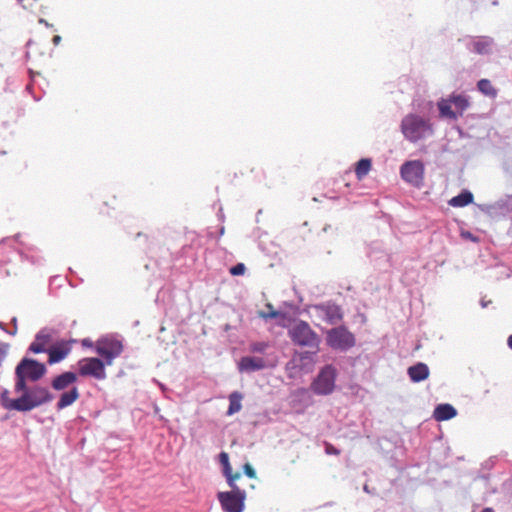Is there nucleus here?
I'll return each mask as SVG.
<instances>
[{"label": "nucleus", "instance_id": "nucleus-31", "mask_svg": "<svg viewBox=\"0 0 512 512\" xmlns=\"http://www.w3.org/2000/svg\"><path fill=\"white\" fill-rule=\"evenodd\" d=\"M243 472L249 478H252V479L256 478V470L249 463H245L243 465Z\"/></svg>", "mask_w": 512, "mask_h": 512}, {"label": "nucleus", "instance_id": "nucleus-26", "mask_svg": "<svg viewBox=\"0 0 512 512\" xmlns=\"http://www.w3.org/2000/svg\"><path fill=\"white\" fill-rule=\"evenodd\" d=\"M270 347L269 343L268 342H265V341H256V342H252L250 345H249V350L250 352L252 353H256V354H265L267 349Z\"/></svg>", "mask_w": 512, "mask_h": 512}, {"label": "nucleus", "instance_id": "nucleus-14", "mask_svg": "<svg viewBox=\"0 0 512 512\" xmlns=\"http://www.w3.org/2000/svg\"><path fill=\"white\" fill-rule=\"evenodd\" d=\"M71 352L70 343L65 340L57 341L47 348L48 363L50 365L60 363Z\"/></svg>", "mask_w": 512, "mask_h": 512}, {"label": "nucleus", "instance_id": "nucleus-47", "mask_svg": "<svg viewBox=\"0 0 512 512\" xmlns=\"http://www.w3.org/2000/svg\"><path fill=\"white\" fill-rule=\"evenodd\" d=\"M159 386L161 387V389L164 390V385L163 384L159 383Z\"/></svg>", "mask_w": 512, "mask_h": 512}, {"label": "nucleus", "instance_id": "nucleus-36", "mask_svg": "<svg viewBox=\"0 0 512 512\" xmlns=\"http://www.w3.org/2000/svg\"><path fill=\"white\" fill-rule=\"evenodd\" d=\"M62 38L61 36L59 35H55L53 38H52V42L55 46L59 45L60 42H61Z\"/></svg>", "mask_w": 512, "mask_h": 512}, {"label": "nucleus", "instance_id": "nucleus-29", "mask_svg": "<svg viewBox=\"0 0 512 512\" xmlns=\"http://www.w3.org/2000/svg\"><path fill=\"white\" fill-rule=\"evenodd\" d=\"M226 478L227 484L230 487V491L232 493H239V492H246L245 490L241 489L237 484L236 481L233 478V473L230 472L229 474H223Z\"/></svg>", "mask_w": 512, "mask_h": 512}, {"label": "nucleus", "instance_id": "nucleus-7", "mask_svg": "<svg viewBox=\"0 0 512 512\" xmlns=\"http://www.w3.org/2000/svg\"><path fill=\"white\" fill-rule=\"evenodd\" d=\"M123 351L122 341L113 336H105L95 343V352L104 359L107 365H111Z\"/></svg>", "mask_w": 512, "mask_h": 512}, {"label": "nucleus", "instance_id": "nucleus-38", "mask_svg": "<svg viewBox=\"0 0 512 512\" xmlns=\"http://www.w3.org/2000/svg\"><path fill=\"white\" fill-rule=\"evenodd\" d=\"M38 22H39L40 24H43L44 26H46V27H48V28L53 27V25H52V24H50L49 22H47V21H46L45 19H43V18H40V19L38 20Z\"/></svg>", "mask_w": 512, "mask_h": 512}, {"label": "nucleus", "instance_id": "nucleus-25", "mask_svg": "<svg viewBox=\"0 0 512 512\" xmlns=\"http://www.w3.org/2000/svg\"><path fill=\"white\" fill-rule=\"evenodd\" d=\"M266 307L269 309V312H264V311L259 312V317H261L264 320L276 319L279 317L283 318L285 316V314L283 312L274 310L273 305L270 303H267Z\"/></svg>", "mask_w": 512, "mask_h": 512}, {"label": "nucleus", "instance_id": "nucleus-39", "mask_svg": "<svg viewBox=\"0 0 512 512\" xmlns=\"http://www.w3.org/2000/svg\"><path fill=\"white\" fill-rule=\"evenodd\" d=\"M507 345L512 350V334L507 339Z\"/></svg>", "mask_w": 512, "mask_h": 512}, {"label": "nucleus", "instance_id": "nucleus-16", "mask_svg": "<svg viewBox=\"0 0 512 512\" xmlns=\"http://www.w3.org/2000/svg\"><path fill=\"white\" fill-rule=\"evenodd\" d=\"M78 377L75 372L65 371L55 376L51 381V387L55 391H65L70 389L77 382Z\"/></svg>", "mask_w": 512, "mask_h": 512}, {"label": "nucleus", "instance_id": "nucleus-43", "mask_svg": "<svg viewBox=\"0 0 512 512\" xmlns=\"http://www.w3.org/2000/svg\"><path fill=\"white\" fill-rule=\"evenodd\" d=\"M0 329L4 330L5 332L7 331L3 322H0Z\"/></svg>", "mask_w": 512, "mask_h": 512}, {"label": "nucleus", "instance_id": "nucleus-20", "mask_svg": "<svg viewBox=\"0 0 512 512\" xmlns=\"http://www.w3.org/2000/svg\"><path fill=\"white\" fill-rule=\"evenodd\" d=\"M229 399V407L226 412L227 416H232L235 413H238L242 409V399L243 394L239 391H233L228 396Z\"/></svg>", "mask_w": 512, "mask_h": 512}, {"label": "nucleus", "instance_id": "nucleus-46", "mask_svg": "<svg viewBox=\"0 0 512 512\" xmlns=\"http://www.w3.org/2000/svg\"><path fill=\"white\" fill-rule=\"evenodd\" d=\"M83 345H89L88 340H84V341H83Z\"/></svg>", "mask_w": 512, "mask_h": 512}, {"label": "nucleus", "instance_id": "nucleus-32", "mask_svg": "<svg viewBox=\"0 0 512 512\" xmlns=\"http://www.w3.org/2000/svg\"><path fill=\"white\" fill-rule=\"evenodd\" d=\"M9 350V344L5 342H0V365L5 360Z\"/></svg>", "mask_w": 512, "mask_h": 512}, {"label": "nucleus", "instance_id": "nucleus-4", "mask_svg": "<svg viewBox=\"0 0 512 512\" xmlns=\"http://www.w3.org/2000/svg\"><path fill=\"white\" fill-rule=\"evenodd\" d=\"M338 375L336 367L332 364L324 365L313 379L310 388L319 396H327L334 392Z\"/></svg>", "mask_w": 512, "mask_h": 512}, {"label": "nucleus", "instance_id": "nucleus-6", "mask_svg": "<svg viewBox=\"0 0 512 512\" xmlns=\"http://www.w3.org/2000/svg\"><path fill=\"white\" fill-rule=\"evenodd\" d=\"M288 334L292 342L296 345L308 348L318 349L319 336L311 329L310 325L303 321H297L289 330Z\"/></svg>", "mask_w": 512, "mask_h": 512}, {"label": "nucleus", "instance_id": "nucleus-21", "mask_svg": "<svg viewBox=\"0 0 512 512\" xmlns=\"http://www.w3.org/2000/svg\"><path fill=\"white\" fill-rule=\"evenodd\" d=\"M473 194L469 190H463L458 195L451 198L449 204L453 207H465L473 203Z\"/></svg>", "mask_w": 512, "mask_h": 512}, {"label": "nucleus", "instance_id": "nucleus-15", "mask_svg": "<svg viewBox=\"0 0 512 512\" xmlns=\"http://www.w3.org/2000/svg\"><path fill=\"white\" fill-rule=\"evenodd\" d=\"M267 368V363L262 357L243 356L237 363L240 373H253Z\"/></svg>", "mask_w": 512, "mask_h": 512}, {"label": "nucleus", "instance_id": "nucleus-3", "mask_svg": "<svg viewBox=\"0 0 512 512\" xmlns=\"http://www.w3.org/2000/svg\"><path fill=\"white\" fill-rule=\"evenodd\" d=\"M437 107L441 118L455 121L461 117L469 107V100L468 97L462 93H452L448 98L440 99L437 102Z\"/></svg>", "mask_w": 512, "mask_h": 512}, {"label": "nucleus", "instance_id": "nucleus-27", "mask_svg": "<svg viewBox=\"0 0 512 512\" xmlns=\"http://www.w3.org/2000/svg\"><path fill=\"white\" fill-rule=\"evenodd\" d=\"M48 347H45L41 342L36 340V337L34 338V341L30 343V345L27 348V353H33V354H40V353H46Z\"/></svg>", "mask_w": 512, "mask_h": 512}, {"label": "nucleus", "instance_id": "nucleus-34", "mask_svg": "<svg viewBox=\"0 0 512 512\" xmlns=\"http://www.w3.org/2000/svg\"><path fill=\"white\" fill-rule=\"evenodd\" d=\"M326 453L327 454H334V455H338L339 454V450L337 448H335L334 446L328 444L326 445Z\"/></svg>", "mask_w": 512, "mask_h": 512}, {"label": "nucleus", "instance_id": "nucleus-44", "mask_svg": "<svg viewBox=\"0 0 512 512\" xmlns=\"http://www.w3.org/2000/svg\"><path fill=\"white\" fill-rule=\"evenodd\" d=\"M363 489H364V491H365V492H367V493H369V492H370V490H369V488H368V485H364V488H363Z\"/></svg>", "mask_w": 512, "mask_h": 512}, {"label": "nucleus", "instance_id": "nucleus-33", "mask_svg": "<svg viewBox=\"0 0 512 512\" xmlns=\"http://www.w3.org/2000/svg\"><path fill=\"white\" fill-rule=\"evenodd\" d=\"M11 323L13 324V329H12V330H10V331H6V333H8L9 335L14 336V335H16V333H17V318H16V317H13V318L11 319Z\"/></svg>", "mask_w": 512, "mask_h": 512}, {"label": "nucleus", "instance_id": "nucleus-45", "mask_svg": "<svg viewBox=\"0 0 512 512\" xmlns=\"http://www.w3.org/2000/svg\"><path fill=\"white\" fill-rule=\"evenodd\" d=\"M219 233H220V235H223V234H224V227H221V228H220Z\"/></svg>", "mask_w": 512, "mask_h": 512}, {"label": "nucleus", "instance_id": "nucleus-9", "mask_svg": "<svg viewBox=\"0 0 512 512\" xmlns=\"http://www.w3.org/2000/svg\"><path fill=\"white\" fill-rule=\"evenodd\" d=\"M477 208L491 218H512V195H504L493 203L476 204Z\"/></svg>", "mask_w": 512, "mask_h": 512}, {"label": "nucleus", "instance_id": "nucleus-8", "mask_svg": "<svg viewBox=\"0 0 512 512\" xmlns=\"http://www.w3.org/2000/svg\"><path fill=\"white\" fill-rule=\"evenodd\" d=\"M310 310L313 317L330 325H335L343 319L341 307L331 301L312 305Z\"/></svg>", "mask_w": 512, "mask_h": 512}, {"label": "nucleus", "instance_id": "nucleus-41", "mask_svg": "<svg viewBox=\"0 0 512 512\" xmlns=\"http://www.w3.org/2000/svg\"><path fill=\"white\" fill-rule=\"evenodd\" d=\"M240 477H241V474H240V473H235V474H233V478H234V480H235V481H236V480H238V479H240Z\"/></svg>", "mask_w": 512, "mask_h": 512}, {"label": "nucleus", "instance_id": "nucleus-28", "mask_svg": "<svg viewBox=\"0 0 512 512\" xmlns=\"http://www.w3.org/2000/svg\"><path fill=\"white\" fill-rule=\"evenodd\" d=\"M218 457L219 462L222 465L223 474H229L232 472V467L229 462V455L226 452H221Z\"/></svg>", "mask_w": 512, "mask_h": 512}, {"label": "nucleus", "instance_id": "nucleus-22", "mask_svg": "<svg viewBox=\"0 0 512 512\" xmlns=\"http://www.w3.org/2000/svg\"><path fill=\"white\" fill-rule=\"evenodd\" d=\"M57 331L51 327H43L36 334V340L41 342L45 347H49V345L53 342L54 337Z\"/></svg>", "mask_w": 512, "mask_h": 512}, {"label": "nucleus", "instance_id": "nucleus-11", "mask_svg": "<svg viewBox=\"0 0 512 512\" xmlns=\"http://www.w3.org/2000/svg\"><path fill=\"white\" fill-rule=\"evenodd\" d=\"M246 496V492H218L217 499L224 512H243Z\"/></svg>", "mask_w": 512, "mask_h": 512}, {"label": "nucleus", "instance_id": "nucleus-42", "mask_svg": "<svg viewBox=\"0 0 512 512\" xmlns=\"http://www.w3.org/2000/svg\"><path fill=\"white\" fill-rule=\"evenodd\" d=\"M25 257H26V259H27L28 261H30L31 263H36V261L34 260V258H33V257H28V256H25Z\"/></svg>", "mask_w": 512, "mask_h": 512}, {"label": "nucleus", "instance_id": "nucleus-13", "mask_svg": "<svg viewBox=\"0 0 512 512\" xmlns=\"http://www.w3.org/2000/svg\"><path fill=\"white\" fill-rule=\"evenodd\" d=\"M462 41L468 51L478 55L490 54L494 45L493 38L489 36H468Z\"/></svg>", "mask_w": 512, "mask_h": 512}, {"label": "nucleus", "instance_id": "nucleus-23", "mask_svg": "<svg viewBox=\"0 0 512 512\" xmlns=\"http://www.w3.org/2000/svg\"><path fill=\"white\" fill-rule=\"evenodd\" d=\"M477 89L485 96L494 98L497 95V90L493 87L491 81L488 79H480L477 82Z\"/></svg>", "mask_w": 512, "mask_h": 512}, {"label": "nucleus", "instance_id": "nucleus-19", "mask_svg": "<svg viewBox=\"0 0 512 512\" xmlns=\"http://www.w3.org/2000/svg\"><path fill=\"white\" fill-rule=\"evenodd\" d=\"M457 415V410L448 403L438 404L433 412V417L437 421H447Z\"/></svg>", "mask_w": 512, "mask_h": 512}, {"label": "nucleus", "instance_id": "nucleus-5", "mask_svg": "<svg viewBox=\"0 0 512 512\" xmlns=\"http://www.w3.org/2000/svg\"><path fill=\"white\" fill-rule=\"evenodd\" d=\"M325 340L327 346L338 352H347L356 344L354 334L344 325L327 330Z\"/></svg>", "mask_w": 512, "mask_h": 512}, {"label": "nucleus", "instance_id": "nucleus-30", "mask_svg": "<svg viewBox=\"0 0 512 512\" xmlns=\"http://www.w3.org/2000/svg\"><path fill=\"white\" fill-rule=\"evenodd\" d=\"M245 270H246V267L243 263H237L236 265H234L230 268V273L233 276H239V275H243Z\"/></svg>", "mask_w": 512, "mask_h": 512}, {"label": "nucleus", "instance_id": "nucleus-12", "mask_svg": "<svg viewBox=\"0 0 512 512\" xmlns=\"http://www.w3.org/2000/svg\"><path fill=\"white\" fill-rule=\"evenodd\" d=\"M400 174L404 181L419 187L424 179V165L419 160L407 161L402 164Z\"/></svg>", "mask_w": 512, "mask_h": 512}, {"label": "nucleus", "instance_id": "nucleus-24", "mask_svg": "<svg viewBox=\"0 0 512 512\" xmlns=\"http://www.w3.org/2000/svg\"><path fill=\"white\" fill-rule=\"evenodd\" d=\"M370 168L371 160L368 158H362L356 164L355 173L357 177L361 179L362 177L368 174Z\"/></svg>", "mask_w": 512, "mask_h": 512}, {"label": "nucleus", "instance_id": "nucleus-17", "mask_svg": "<svg viewBox=\"0 0 512 512\" xmlns=\"http://www.w3.org/2000/svg\"><path fill=\"white\" fill-rule=\"evenodd\" d=\"M80 397L79 389L77 386H72L70 389L62 391L56 403L58 411L71 406Z\"/></svg>", "mask_w": 512, "mask_h": 512}, {"label": "nucleus", "instance_id": "nucleus-10", "mask_svg": "<svg viewBox=\"0 0 512 512\" xmlns=\"http://www.w3.org/2000/svg\"><path fill=\"white\" fill-rule=\"evenodd\" d=\"M105 365L107 364L97 357L83 358L78 361L79 375L104 380L106 378Z\"/></svg>", "mask_w": 512, "mask_h": 512}, {"label": "nucleus", "instance_id": "nucleus-40", "mask_svg": "<svg viewBox=\"0 0 512 512\" xmlns=\"http://www.w3.org/2000/svg\"><path fill=\"white\" fill-rule=\"evenodd\" d=\"M481 512H495V511L490 507H486Z\"/></svg>", "mask_w": 512, "mask_h": 512}, {"label": "nucleus", "instance_id": "nucleus-35", "mask_svg": "<svg viewBox=\"0 0 512 512\" xmlns=\"http://www.w3.org/2000/svg\"><path fill=\"white\" fill-rule=\"evenodd\" d=\"M462 236H463L464 238H466V239H469V240L473 241V242H477V241H478V238H477V237H475V236H474L472 233H470V232H463V233H462Z\"/></svg>", "mask_w": 512, "mask_h": 512}, {"label": "nucleus", "instance_id": "nucleus-1", "mask_svg": "<svg viewBox=\"0 0 512 512\" xmlns=\"http://www.w3.org/2000/svg\"><path fill=\"white\" fill-rule=\"evenodd\" d=\"M47 373L44 363L30 357H23L15 367L14 393L17 398H10L9 391L0 393L1 406L9 411L29 412L46 405L54 399V395L45 386H29L28 382H37Z\"/></svg>", "mask_w": 512, "mask_h": 512}, {"label": "nucleus", "instance_id": "nucleus-18", "mask_svg": "<svg viewBox=\"0 0 512 512\" xmlns=\"http://www.w3.org/2000/svg\"><path fill=\"white\" fill-rule=\"evenodd\" d=\"M407 374L412 382L419 383L428 378L429 367L423 362H417L407 369Z\"/></svg>", "mask_w": 512, "mask_h": 512}, {"label": "nucleus", "instance_id": "nucleus-2", "mask_svg": "<svg viewBox=\"0 0 512 512\" xmlns=\"http://www.w3.org/2000/svg\"><path fill=\"white\" fill-rule=\"evenodd\" d=\"M400 129L404 138L410 143H417L434 134L431 119L417 113L405 115L401 120Z\"/></svg>", "mask_w": 512, "mask_h": 512}, {"label": "nucleus", "instance_id": "nucleus-37", "mask_svg": "<svg viewBox=\"0 0 512 512\" xmlns=\"http://www.w3.org/2000/svg\"><path fill=\"white\" fill-rule=\"evenodd\" d=\"M489 304H491V300H485L484 298L480 300V306L482 308L488 307Z\"/></svg>", "mask_w": 512, "mask_h": 512}]
</instances>
